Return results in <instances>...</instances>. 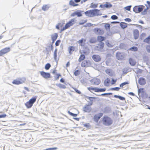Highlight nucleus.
<instances>
[{
    "label": "nucleus",
    "mask_w": 150,
    "mask_h": 150,
    "mask_svg": "<svg viewBox=\"0 0 150 150\" xmlns=\"http://www.w3.org/2000/svg\"><path fill=\"white\" fill-rule=\"evenodd\" d=\"M100 11V10L96 9L90 10L85 12L84 13L87 16L92 17L101 15L102 13H99Z\"/></svg>",
    "instance_id": "f257e3e1"
},
{
    "label": "nucleus",
    "mask_w": 150,
    "mask_h": 150,
    "mask_svg": "<svg viewBox=\"0 0 150 150\" xmlns=\"http://www.w3.org/2000/svg\"><path fill=\"white\" fill-rule=\"evenodd\" d=\"M103 124L106 126H110L113 122L112 120L108 116L104 117L103 119Z\"/></svg>",
    "instance_id": "f03ea898"
},
{
    "label": "nucleus",
    "mask_w": 150,
    "mask_h": 150,
    "mask_svg": "<svg viewBox=\"0 0 150 150\" xmlns=\"http://www.w3.org/2000/svg\"><path fill=\"white\" fill-rule=\"evenodd\" d=\"M25 80V78H23L21 79L20 80L18 79L14 80L12 83L15 85H19L24 83Z\"/></svg>",
    "instance_id": "7ed1b4c3"
},
{
    "label": "nucleus",
    "mask_w": 150,
    "mask_h": 150,
    "mask_svg": "<svg viewBox=\"0 0 150 150\" xmlns=\"http://www.w3.org/2000/svg\"><path fill=\"white\" fill-rule=\"evenodd\" d=\"M93 32L97 35H102L104 33L102 29L99 28H94L93 30Z\"/></svg>",
    "instance_id": "20e7f679"
},
{
    "label": "nucleus",
    "mask_w": 150,
    "mask_h": 150,
    "mask_svg": "<svg viewBox=\"0 0 150 150\" xmlns=\"http://www.w3.org/2000/svg\"><path fill=\"white\" fill-rule=\"evenodd\" d=\"M112 5L109 2H105V3L103 4H101L100 6V7L104 8H108L112 7Z\"/></svg>",
    "instance_id": "39448f33"
},
{
    "label": "nucleus",
    "mask_w": 150,
    "mask_h": 150,
    "mask_svg": "<svg viewBox=\"0 0 150 150\" xmlns=\"http://www.w3.org/2000/svg\"><path fill=\"white\" fill-rule=\"evenodd\" d=\"M40 75L44 78L47 79L50 77L51 75L50 73L46 72L44 71H41L40 72Z\"/></svg>",
    "instance_id": "423d86ee"
},
{
    "label": "nucleus",
    "mask_w": 150,
    "mask_h": 150,
    "mask_svg": "<svg viewBox=\"0 0 150 150\" xmlns=\"http://www.w3.org/2000/svg\"><path fill=\"white\" fill-rule=\"evenodd\" d=\"M91 65V62L89 60H85L81 63V65L82 67H85L90 66Z\"/></svg>",
    "instance_id": "0eeeda50"
},
{
    "label": "nucleus",
    "mask_w": 150,
    "mask_h": 150,
    "mask_svg": "<svg viewBox=\"0 0 150 150\" xmlns=\"http://www.w3.org/2000/svg\"><path fill=\"white\" fill-rule=\"evenodd\" d=\"M10 50V47H6L1 50L0 51V56H2L3 54H5L9 52Z\"/></svg>",
    "instance_id": "6e6552de"
},
{
    "label": "nucleus",
    "mask_w": 150,
    "mask_h": 150,
    "mask_svg": "<svg viewBox=\"0 0 150 150\" xmlns=\"http://www.w3.org/2000/svg\"><path fill=\"white\" fill-rule=\"evenodd\" d=\"M116 57L118 60H121L124 59V56L123 53L120 52H117L116 54Z\"/></svg>",
    "instance_id": "1a4fd4ad"
},
{
    "label": "nucleus",
    "mask_w": 150,
    "mask_h": 150,
    "mask_svg": "<svg viewBox=\"0 0 150 150\" xmlns=\"http://www.w3.org/2000/svg\"><path fill=\"white\" fill-rule=\"evenodd\" d=\"M98 45L95 47V49L96 50H101L103 48L104 44L103 42H99Z\"/></svg>",
    "instance_id": "9d476101"
},
{
    "label": "nucleus",
    "mask_w": 150,
    "mask_h": 150,
    "mask_svg": "<svg viewBox=\"0 0 150 150\" xmlns=\"http://www.w3.org/2000/svg\"><path fill=\"white\" fill-rule=\"evenodd\" d=\"M92 59L96 62H99L101 60L100 56L98 55L94 54L92 56Z\"/></svg>",
    "instance_id": "9b49d317"
},
{
    "label": "nucleus",
    "mask_w": 150,
    "mask_h": 150,
    "mask_svg": "<svg viewBox=\"0 0 150 150\" xmlns=\"http://www.w3.org/2000/svg\"><path fill=\"white\" fill-rule=\"evenodd\" d=\"M138 83L140 85H144L146 83V79L144 78L140 77L138 80Z\"/></svg>",
    "instance_id": "f8f14e48"
},
{
    "label": "nucleus",
    "mask_w": 150,
    "mask_h": 150,
    "mask_svg": "<svg viewBox=\"0 0 150 150\" xmlns=\"http://www.w3.org/2000/svg\"><path fill=\"white\" fill-rule=\"evenodd\" d=\"M91 110V108L89 105H86L83 108V111L85 112H89Z\"/></svg>",
    "instance_id": "ddd939ff"
},
{
    "label": "nucleus",
    "mask_w": 150,
    "mask_h": 150,
    "mask_svg": "<svg viewBox=\"0 0 150 150\" xmlns=\"http://www.w3.org/2000/svg\"><path fill=\"white\" fill-rule=\"evenodd\" d=\"M133 34L135 40L137 39L139 35V32L138 30L136 29L133 31Z\"/></svg>",
    "instance_id": "4468645a"
},
{
    "label": "nucleus",
    "mask_w": 150,
    "mask_h": 150,
    "mask_svg": "<svg viewBox=\"0 0 150 150\" xmlns=\"http://www.w3.org/2000/svg\"><path fill=\"white\" fill-rule=\"evenodd\" d=\"M91 81L93 84L95 85H98L100 83V80L98 79H94L91 80Z\"/></svg>",
    "instance_id": "2eb2a0df"
},
{
    "label": "nucleus",
    "mask_w": 150,
    "mask_h": 150,
    "mask_svg": "<svg viewBox=\"0 0 150 150\" xmlns=\"http://www.w3.org/2000/svg\"><path fill=\"white\" fill-rule=\"evenodd\" d=\"M105 40V37L102 36H98L97 37V40L99 42H103L102 41Z\"/></svg>",
    "instance_id": "dca6fc26"
},
{
    "label": "nucleus",
    "mask_w": 150,
    "mask_h": 150,
    "mask_svg": "<svg viewBox=\"0 0 150 150\" xmlns=\"http://www.w3.org/2000/svg\"><path fill=\"white\" fill-rule=\"evenodd\" d=\"M106 73L110 76H112L113 74L112 73V70L110 69H108L105 70Z\"/></svg>",
    "instance_id": "f3484780"
},
{
    "label": "nucleus",
    "mask_w": 150,
    "mask_h": 150,
    "mask_svg": "<svg viewBox=\"0 0 150 150\" xmlns=\"http://www.w3.org/2000/svg\"><path fill=\"white\" fill-rule=\"evenodd\" d=\"M75 50V47L74 46H71L68 47L69 53L70 54H72V52L74 51Z\"/></svg>",
    "instance_id": "a211bd4d"
},
{
    "label": "nucleus",
    "mask_w": 150,
    "mask_h": 150,
    "mask_svg": "<svg viewBox=\"0 0 150 150\" xmlns=\"http://www.w3.org/2000/svg\"><path fill=\"white\" fill-rule=\"evenodd\" d=\"M37 98V96H34L30 99L29 101L30 102V103L33 105V104L35 102Z\"/></svg>",
    "instance_id": "6ab92c4d"
},
{
    "label": "nucleus",
    "mask_w": 150,
    "mask_h": 150,
    "mask_svg": "<svg viewBox=\"0 0 150 150\" xmlns=\"http://www.w3.org/2000/svg\"><path fill=\"white\" fill-rule=\"evenodd\" d=\"M25 105L28 108H31L33 105V104H32L29 101H28L25 103Z\"/></svg>",
    "instance_id": "aec40b11"
},
{
    "label": "nucleus",
    "mask_w": 150,
    "mask_h": 150,
    "mask_svg": "<svg viewBox=\"0 0 150 150\" xmlns=\"http://www.w3.org/2000/svg\"><path fill=\"white\" fill-rule=\"evenodd\" d=\"M144 8L145 6L143 5L138 6L137 11L138 13H140V12L142 11Z\"/></svg>",
    "instance_id": "412c9836"
},
{
    "label": "nucleus",
    "mask_w": 150,
    "mask_h": 150,
    "mask_svg": "<svg viewBox=\"0 0 150 150\" xmlns=\"http://www.w3.org/2000/svg\"><path fill=\"white\" fill-rule=\"evenodd\" d=\"M129 63L131 66H134L135 65V61L131 58H130L129 60Z\"/></svg>",
    "instance_id": "4be33fe9"
},
{
    "label": "nucleus",
    "mask_w": 150,
    "mask_h": 150,
    "mask_svg": "<svg viewBox=\"0 0 150 150\" xmlns=\"http://www.w3.org/2000/svg\"><path fill=\"white\" fill-rule=\"evenodd\" d=\"M120 25L123 29H124L127 27V23L124 22H121L120 23Z\"/></svg>",
    "instance_id": "5701e85b"
},
{
    "label": "nucleus",
    "mask_w": 150,
    "mask_h": 150,
    "mask_svg": "<svg viewBox=\"0 0 150 150\" xmlns=\"http://www.w3.org/2000/svg\"><path fill=\"white\" fill-rule=\"evenodd\" d=\"M114 97L116 98H118L121 100H125V98L124 97L119 95H114Z\"/></svg>",
    "instance_id": "b1692460"
},
{
    "label": "nucleus",
    "mask_w": 150,
    "mask_h": 150,
    "mask_svg": "<svg viewBox=\"0 0 150 150\" xmlns=\"http://www.w3.org/2000/svg\"><path fill=\"white\" fill-rule=\"evenodd\" d=\"M110 82V80L108 78H107L104 82V85L105 86H108L109 85V83Z\"/></svg>",
    "instance_id": "393cba45"
},
{
    "label": "nucleus",
    "mask_w": 150,
    "mask_h": 150,
    "mask_svg": "<svg viewBox=\"0 0 150 150\" xmlns=\"http://www.w3.org/2000/svg\"><path fill=\"white\" fill-rule=\"evenodd\" d=\"M143 42L149 44L150 43V35L143 40Z\"/></svg>",
    "instance_id": "a878e982"
},
{
    "label": "nucleus",
    "mask_w": 150,
    "mask_h": 150,
    "mask_svg": "<svg viewBox=\"0 0 150 150\" xmlns=\"http://www.w3.org/2000/svg\"><path fill=\"white\" fill-rule=\"evenodd\" d=\"M69 4L73 6H76L79 5V4H75L74 2L72 0H71L69 2Z\"/></svg>",
    "instance_id": "bb28decb"
},
{
    "label": "nucleus",
    "mask_w": 150,
    "mask_h": 150,
    "mask_svg": "<svg viewBox=\"0 0 150 150\" xmlns=\"http://www.w3.org/2000/svg\"><path fill=\"white\" fill-rule=\"evenodd\" d=\"M96 92H104L106 91V88H97L96 89Z\"/></svg>",
    "instance_id": "cd10ccee"
},
{
    "label": "nucleus",
    "mask_w": 150,
    "mask_h": 150,
    "mask_svg": "<svg viewBox=\"0 0 150 150\" xmlns=\"http://www.w3.org/2000/svg\"><path fill=\"white\" fill-rule=\"evenodd\" d=\"M50 7L49 5H44L42 7V9L44 11H46Z\"/></svg>",
    "instance_id": "c85d7f7f"
},
{
    "label": "nucleus",
    "mask_w": 150,
    "mask_h": 150,
    "mask_svg": "<svg viewBox=\"0 0 150 150\" xmlns=\"http://www.w3.org/2000/svg\"><path fill=\"white\" fill-rule=\"evenodd\" d=\"M75 20V18H74L71 19L70 21H69L67 23L69 25H70V26L72 25L74 23V22Z\"/></svg>",
    "instance_id": "c756f323"
},
{
    "label": "nucleus",
    "mask_w": 150,
    "mask_h": 150,
    "mask_svg": "<svg viewBox=\"0 0 150 150\" xmlns=\"http://www.w3.org/2000/svg\"><path fill=\"white\" fill-rule=\"evenodd\" d=\"M75 20V18H74L71 19L70 21H69L67 23L69 25H70V26L72 25L74 23V22Z\"/></svg>",
    "instance_id": "7c9ffc66"
},
{
    "label": "nucleus",
    "mask_w": 150,
    "mask_h": 150,
    "mask_svg": "<svg viewBox=\"0 0 150 150\" xmlns=\"http://www.w3.org/2000/svg\"><path fill=\"white\" fill-rule=\"evenodd\" d=\"M58 37V34L57 33H54V34L51 35L52 39L56 40Z\"/></svg>",
    "instance_id": "2f4dec72"
},
{
    "label": "nucleus",
    "mask_w": 150,
    "mask_h": 150,
    "mask_svg": "<svg viewBox=\"0 0 150 150\" xmlns=\"http://www.w3.org/2000/svg\"><path fill=\"white\" fill-rule=\"evenodd\" d=\"M96 42V39L95 38H91L89 40V42L91 43H94Z\"/></svg>",
    "instance_id": "473e14b6"
},
{
    "label": "nucleus",
    "mask_w": 150,
    "mask_h": 150,
    "mask_svg": "<svg viewBox=\"0 0 150 150\" xmlns=\"http://www.w3.org/2000/svg\"><path fill=\"white\" fill-rule=\"evenodd\" d=\"M85 58V55L83 54H81L80 55L78 61L79 62H81Z\"/></svg>",
    "instance_id": "72a5a7b5"
},
{
    "label": "nucleus",
    "mask_w": 150,
    "mask_h": 150,
    "mask_svg": "<svg viewBox=\"0 0 150 150\" xmlns=\"http://www.w3.org/2000/svg\"><path fill=\"white\" fill-rule=\"evenodd\" d=\"M98 4H95L94 3H92L90 6V8H95L97 7Z\"/></svg>",
    "instance_id": "f704fd0d"
},
{
    "label": "nucleus",
    "mask_w": 150,
    "mask_h": 150,
    "mask_svg": "<svg viewBox=\"0 0 150 150\" xmlns=\"http://www.w3.org/2000/svg\"><path fill=\"white\" fill-rule=\"evenodd\" d=\"M76 15L78 17H80L82 16V15L81 13V11L79 10L76 11Z\"/></svg>",
    "instance_id": "c9c22d12"
},
{
    "label": "nucleus",
    "mask_w": 150,
    "mask_h": 150,
    "mask_svg": "<svg viewBox=\"0 0 150 150\" xmlns=\"http://www.w3.org/2000/svg\"><path fill=\"white\" fill-rule=\"evenodd\" d=\"M56 85L61 88L65 89L66 88V86L64 85L61 83L56 84Z\"/></svg>",
    "instance_id": "e433bc0d"
},
{
    "label": "nucleus",
    "mask_w": 150,
    "mask_h": 150,
    "mask_svg": "<svg viewBox=\"0 0 150 150\" xmlns=\"http://www.w3.org/2000/svg\"><path fill=\"white\" fill-rule=\"evenodd\" d=\"M100 119L99 117H98V116L97 115H95L93 117V120L94 121L96 122H98Z\"/></svg>",
    "instance_id": "4c0bfd02"
},
{
    "label": "nucleus",
    "mask_w": 150,
    "mask_h": 150,
    "mask_svg": "<svg viewBox=\"0 0 150 150\" xmlns=\"http://www.w3.org/2000/svg\"><path fill=\"white\" fill-rule=\"evenodd\" d=\"M129 50H131L133 51H136L137 50L138 48L137 47L135 46H133L130 48Z\"/></svg>",
    "instance_id": "58836bf2"
},
{
    "label": "nucleus",
    "mask_w": 150,
    "mask_h": 150,
    "mask_svg": "<svg viewBox=\"0 0 150 150\" xmlns=\"http://www.w3.org/2000/svg\"><path fill=\"white\" fill-rule=\"evenodd\" d=\"M104 27L105 28L106 30H110V26L109 24V23H106Z\"/></svg>",
    "instance_id": "ea45409f"
},
{
    "label": "nucleus",
    "mask_w": 150,
    "mask_h": 150,
    "mask_svg": "<svg viewBox=\"0 0 150 150\" xmlns=\"http://www.w3.org/2000/svg\"><path fill=\"white\" fill-rule=\"evenodd\" d=\"M57 52H54V61L55 62H57L58 61V60L57 59Z\"/></svg>",
    "instance_id": "a19ab883"
},
{
    "label": "nucleus",
    "mask_w": 150,
    "mask_h": 150,
    "mask_svg": "<svg viewBox=\"0 0 150 150\" xmlns=\"http://www.w3.org/2000/svg\"><path fill=\"white\" fill-rule=\"evenodd\" d=\"M112 95V93H102L100 95H98V96H106L107 95Z\"/></svg>",
    "instance_id": "79ce46f5"
},
{
    "label": "nucleus",
    "mask_w": 150,
    "mask_h": 150,
    "mask_svg": "<svg viewBox=\"0 0 150 150\" xmlns=\"http://www.w3.org/2000/svg\"><path fill=\"white\" fill-rule=\"evenodd\" d=\"M51 65L49 63H47L46 64L45 66V69L46 70H48L51 67Z\"/></svg>",
    "instance_id": "37998d69"
},
{
    "label": "nucleus",
    "mask_w": 150,
    "mask_h": 150,
    "mask_svg": "<svg viewBox=\"0 0 150 150\" xmlns=\"http://www.w3.org/2000/svg\"><path fill=\"white\" fill-rule=\"evenodd\" d=\"M97 87H88L87 89H88L90 91H91V90L94 91L95 92H96V89L97 88Z\"/></svg>",
    "instance_id": "c03bdc74"
},
{
    "label": "nucleus",
    "mask_w": 150,
    "mask_h": 150,
    "mask_svg": "<svg viewBox=\"0 0 150 150\" xmlns=\"http://www.w3.org/2000/svg\"><path fill=\"white\" fill-rule=\"evenodd\" d=\"M129 83L127 81L125 82L120 84V87L122 88L125 85L128 84Z\"/></svg>",
    "instance_id": "a18cd8bd"
},
{
    "label": "nucleus",
    "mask_w": 150,
    "mask_h": 150,
    "mask_svg": "<svg viewBox=\"0 0 150 150\" xmlns=\"http://www.w3.org/2000/svg\"><path fill=\"white\" fill-rule=\"evenodd\" d=\"M105 43L107 46L109 47H112L113 46V45L110 44L108 41H106L105 42Z\"/></svg>",
    "instance_id": "49530a36"
},
{
    "label": "nucleus",
    "mask_w": 150,
    "mask_h": 150,
    "mask_svg": "<svg viewBox=\"0 0 150 150\" xmlns=\"http://www.w3.org/2000/svg\"><path fill=\"white\" fill-rule=\"evenodd\" d=\"M138 6H134L133 8V11L135 13H138Z\"/></svg>",
    "instance_id": "de8ad7c7"
},
{
    "label": "nucleus",
    "mask_w": 150,
    "mask_h": 150,
    "mask_svg": "<svg viewBox=\"0 0 150 150\" xmlns=\"http://www.w3.org/2000/svg\"><path fill=\"white\" fill-rule=\"evenodd\" d=\"M68 113L70 115L74 117H76L77 115V114L74 113L72 112H70L69 111H68Z\"/></svg>",
    "instance_id": "09e8293b"
},
{
    "label": "nucleus",
    "mask_w": 150,
    "mask_h": 150,
    "mask_svg": "<svg viewBox=\"0 0 150 150\" xmlns=\"http://www.w3.org/2000/svg\"><path fill=\"white\" fill-rule=\"evenodd\" d=\"M120 89V88L119 87H115L112 88H110V90L112 91H118Z\"/></svg>",
    "instance_id": "8fccbe9b"
},
{
    "label": "nucleus",
    "mask_w": 150,
    "mask_h": 150,
    "mask_svg": "<svg viewBox=\"0 0 150 150\" xmlns=\"http://www.w3.org/2000/svg\"><path fill=\"white\" fill-rule=\"evenodd\" d=\"M80 74V71L79 70H76L74 72V75L77 76L79 75Z\"/></svg>",
    "instance_id": "3c124183"
},
{
    "label": "nucleus",
    "mask_w": 150,
    "mask_h": 150,
    "mask_svg": "<svg viewBox=\"0 0 150 150\" xmlns=\"http://www.w3.org/2000/svg\"><path fill=\"white\" fill-rule=\"evenodd\" d=\"M146 49L147 52L150 53V45H146Z\"/></svg>",
    "instance_id": "603ef678"
},
{
    "label": "nucleus",
    "mask_w": 150,
    "mask_h": 150,
    "mask_svg": "<svg viewBox=\"0 0 150 150\" xmlns=\"http://www.w3.org/2000/svg\"><path fill=\"white\" fill-rule=\"evenodd\" d=\"M132 7L131 5H129L128 6H127L125 7L124 8L125 10L128 11H130L131 9V8Z\"/></svg>",
    "instance_id": "864d4df0"
},
{
    "label": "nucleus",
    "mask_w": 150,
    "mask_h": 150,
    "mask_svg": "<svg viewBox=\"0 0 150 150\" xmlns=\"http://www.w3.org/2000/svg\"><path fill=\"white\" fill-rule=\"evenodd\" d=\"M118 18V17L115 15H113L111 17V18L113 20L117 19Z\"/></svg>",
    "instance_id": "5fc2aeb1"
},
{
    "label": "nucleus",
    "mask_w": 150,
    "mask_h": 150,
    "mask_svg": "<svg viewBox=\"0 0 150 150\" xmlns=\"http://www.w3.org/2000/svg\"><path fill=\"white\" fill-rule=\"evenodd\" d=\"M123 73L125 74H126L128 72V69L127 68H125L123 69Z\"/></svg>",
    "instance_id": "6e6d98bb"
},
{
    "label": "nucleus",
    "mask_w": 150,
    "mask_h": 150,
    "mask_svg": "<svg viewBox=\"0 0 150 150\" xmlns=\"http://www.w3.org/2000/svg\"><path fill=\"white\" fill-rule=\"evenodd\" d=\"M57 149V147L50 148H49L46 149L44 150H55Z\"/></svg>",
    "instance_id": "4d7b16f0"
},
{
    "label": "nucleus",
    "mask_w": 150,
    "mask_h": 150,
    "mask_svg": "<svg viewBox=\"0 0 150 150\" xmlns=\"http://www.w3.org/2000/svg\"><path fill=\"white\" fill-rule=\"evenodd\" d=\"M144 89L143 88H140L138 89V94H139L141 93L144 92Z\"/></svg>",
    "instance_id": "13d9d810"
},
{
    "label": "nucleus",
    "mask_w": 150,
    "mask_h": 150,
    "mask_svg": "<svg viewBox=\"0 0 150 150\" xmlns=\"http://www.w3.org/2000/svg\"><path fill=\"white\" fill-rule=\"evenodd\" d=\"M86 98L88 99L90 101H93L92 99H95V97H89L86 96Z\"/></svg>",
    "instance_id": "bf43d9fd"
},
{
    "label": "nucleus",
    "mask_w": 150,
    "mask_h": 150,
    "mask_svg": "<svg viewBox=\"0 0 150 150\" xmlns=\"http://www.w3.org/2000/svg\"><path fill=\"white\" fill-rule=\"evenodd\" d=\"M61 41L60 40H57L55 43V45L56 46H58L59 45L60 43V42Z\"/></svg>",
    "instance_id": "052dcab7"
},
{
    "label": "nucleus",
    "mask_w": 150,
    "mask_h": 150,
    "mask_svg": "<svg viewBox=\"0 0 150 150\" xmlns=\"http://www.w3.org/2000/svg\"><path fill=\"white\" fill-rule=\"evenodd\" d=\"M117 81V79H114L112 78L111 79V84L112 85L116 83Z\"/></svg>",
    "instance_id": "680f3d73"
},
{
    "label": "nucleus",
    "mask_w": 150,
    "mask_h": 150,
    "mask_svg": "<svg viewBox=\"0 0 150 150\" xmlns=\"http://www.w3.org/2000/svg\"><path fill=\"white\" fill-rule=\"evenodd\" d=\"M57 76H54V78L56 80H57L59 79V77L61 76V75L60 74H56Z\"/></svg>",
    "instance_id": "e2e57ef3"
},
{
    "label": "nucleus",
    "mask_w": 150,
    "mask_h": 150,
    "mask_svg": "<svg viewBox=\"0 0 150 150\" xmlns=\"http://www.w3.org/2000/svg\"><path fill=\"white\" fill-rule=\"evenodd\" d=\"M83 126L87 128H89L90 127V125L89 123H86L83 124Z\"/></svg>",
    "instance_id": "0e129e2a"
},
{
    "label": "nucleus",
    "mask_w": 150,
    "mask_h": 150,
    "mask_svg": "<svg viewBox=\"0 0 150 150\" xmlns=\"http://www.w3.org/2000/svg\"><path fill=\"white\" fill-rule=\"evenodd\" d=\"M74 90L75 91V92L77 93L80 94L81 93V92L79 91V90L77 89L76 88H74Z\"/></svg>",
    "instance_id": "69168bd1"
},
{
    "label": "nucleus",
    "mask_w": 150,
    "mask_h": 150,
    "mask_svg": "<svg viewBox=\"0 0 150 150\" xmlns=\"http://www.w3.org/2000/svg\"><path fill=\"white\" fill-rule=\"evenodd\" d=\"M59 26H60L61 27L62 26V25L61 23H59L58 25H57L56 26V28L57 29H59Z\"/></svg>",
    "instance_id": "338daca9"
},
{
    "label": "nucleus",
    "mask_w": 150,
    "mask_h": 150,
    "mask_svg": "<svg viewBox=\"0 0 150 150\" xmlns=\"http://www.w3.org/2000/svg\"><path fill=\"white\" fill-rule=\"evenodd\" d=\"M125 21L126 22H130L132 20L131 19L128 18H127L125 19Z\"/></svg>",
    "instance_id": "774afa93"
}]
</instances>
